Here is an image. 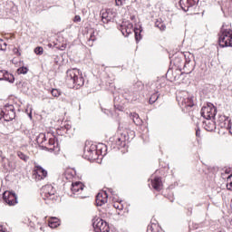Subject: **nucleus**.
<instances>
[{"instance_id": "nucleus-9", "label": "nucleus", "mask_w": 232, "mask_h": 232, "mask_svg": "<svg viewBox=\"0 0 232 232\" xmlns=\"http://www.w3.org/2000/svg\"><path fill=\"white\" fill-rule=\"evenodd\" d=\"M92 226L95 232H110L108 222L104 221L102 218H97L94 219Z\"/></svg>"}, {"instance_id": "nucleus-27", "label": "nucleus", "mask_w": 232, "mask_h": 232, "mask_svg": "<svg viewBox=\"0 0 232 232\" xmlns=\"http://www.w3.org/2000/svg\"><path fill=\"white\" fill-rule=\"evenodd\" d=\"M159 100V92H155L153 94H151L149 102L150 104H154V102H157V101Z\"/></svg>"}, {"instance_id": "nucleus-1", "label": "nucleus", "mask_w": 232, "mask_h": 232, "mask_svg": "<svg viewBox=\"0 0 232 232\" xmlns=\"http://www.w3.org/2000/svg\"><path fill=\"white\" fill-rule=\"evenodd\" d=\"M65 83L68 88L79 90L84 86V78L77 68L69 69L66 72Z\"/></svg>"}, {"instance_id": "nucleus-30", "label": "nucleus", "mask_w": 232, "mask_h": 232, "mask_svg": "<svg viewBox=\"0 0 232 232\" xmlns=\"http://www.w3.org/2000/svg\"><path fill=\"white\" fill-rule=\"evenodd\" d=\"M43 52H44V50L41 46L34 49V53H36V55H43Z\"/></svg>"}, {"instance_id": "nucleus-15", "label": "nucleus", "mask_w": 232, "mask_h": 232, "mask_svg": "<svg viewBox=\"0 0 232 232\" xmlns=\"http://www.w3.org/2000/svg\"><path fill=\"white\" fill-rule=\"evenodd\" d=\"M108 202V193L106 191H102L96 196V205L104 206Z\"/></svg>"}, {"instance_id": "nucleus-8", "label": "nucleus", "mask_w": 232, "mask_h": 232, "mask_svg": "<svg viewBox=\"0 0 232 232\" xmlns=\"http://www.w3.org/2000/svg\"><path fill=\"white\" fill-rule=\"evenodd\" d=\"M83 157L84 159H87V160H96V159H99V155L97 154V146H85L83 150Z\"/></svg>"}, {"instance_id": "nucleus-5", "label": "nucleus", "mask_w": 232, "mask_h": 232, "mask_svg": "<svg viewBox=\"0 0 232 232\" xmlns=\"http://www.w3.org/2000/svg\"><path fill=\"white\" fill-rule=\"evenodd\" d=\"M1 119H4L6 122H10V121H14L15 119V109L12 104H6L2 109L1 112Z\"/></svg>"}, {"instance_id": "nucleus-42", "label": "nucleus", "mask_w": 232, "mask_h": 232, "mask_svg": "<svg viewBox=\"0 0 232 232\" xmlns=\"http://www.w3.org/2000/svg\"><path fill=\"white\" fill-rule=\"evenodd\" d=\"M225 173L227 175V173H229V172H227V170H226Z\"/></svg>"}, {"instance_id": "nucleus-38", "label": "nucleus", "mask_w": 232, "mask_h": 232, "mask_svg": "<svg viewBox=\"0 0 232 232\" xmlns=\"http://www.w3.org/2000/svg\"><path fill=\"white\" fill-rule=\"evenodd\" d=\"M227 182H229V180L232 181V174H230L228 177H227Z\"/></svg>"}, {"instance_id": "nucleus-6", "label": "nucleus", "mask_w": 232, "mask_h": 232, "mask_svg": "<svg viewBox=\"0 0 232 232\" xmlns=\"http://www.w3.org/2000/svg\"><path fill=\"white\" fill-rule=\"evenodd\" d=\"M200 113L203 119L211 121V119H215L217 115V107H215L213 103H208L207 106L202 107Z\"/></svg>"}, {"instance_id": "nucleus-37", "label": "nucleus", "mask_w": 232, "mask_h": 232, "mask_svg": "<svg viewBox=\"0 0 232 232\" xmlns=\"http://www.w3.org/2000/svg\"><path fill=\"white\" fill-rule=\"evenodd\" d=\"M115 209H122V205H119V203H114Z\"/></svg>"}, {"instance_id": "nucleus-2", "label": "nucleus", "mask_w": 232, "mask_h": 232, "mask_svg": "<svg viewBox=\"0 0 232 232\" xmlns=\"http://www.w3.org/2000/svg\"><path fill=\"white\" fill-rule=\"evenodd\" d=\"M218 44L221 48L232 47V29L223 24L218 34Z\"/></svg>"}, {"instance_id": "nucleus-43", "label": "nucleus", "mask_w": 232, "mask_h": 232, "mask_svg": "<svg viewBox=\"0 0 232 232\" xmlns=\"http://www.w3.org/2000/svg\"><path fill=\"white\" fill-rule=\"evenodd\" d=\"M192 209H193V208H190V215H191V213H192V212H191V211H192Z\"/></svg>"}, {"instance_id": "nucleus-21", "label": "nucleus", "mask_w": 232, "mask_h": 232, "mask_svg": "<svg viewBox=\"0 0 232 232\" xmlns=\"http://www.w3.org/2000/svg\"><path fill=\"white\" fill-rule=\"evenodd\" d=\"M184 70L187 73H191L195 70V62H191V63H185Z\"/></svg>"}, {"instance_id": "nucleus-36", "label": "nucleus", "mask_w": 232, "mask_h": 232, "mask_svg": "<svg viewBox=\"0 0 232 232\" xmlns=\"http://www.w3.org/2000/svg\"><path fill=\"white\" fill-rule=\"evenodd\" d=\"M229 183L227 184V188L229 189L230 191H232V181L229 180Z\"/></svg>"}, {"instance_id": "nucleus-25", "label": "nucleus", "mask_w": 232, "mask_h": 232, "mask_svg": "<svg viewBox=\"0 0 232 232\" xmlns=\"http://www.w3.org/2000/svg\"><path fill=\"white\" fill-rule=\"evenodd\" d=\"M155 27L159 28L161 32H164V30H166V24H164V23H162L159 20L156 21Z\"/></svg>"}, {"instance_id": "nucleus-12", "label": "nucleus", "mask_w": 232, "mask_h": 232, "mask_svg": "<svg viewBox=\"0 0 232 232\" xmlns=\"http://www.w3.org/2000/svg\"><path fill=\"white\" fill-rule=\"evenodd\" d=\"M3 198L5 204L8 206H15L17 204V195L14 192L5 191L3 195Z\"/></svg>"}, {"instance_id": "nucleus-40", "label": "nucleus", "mask_w": 232, "mask_h": 232, "mask_svg": "<svg viewBox=\"0 0 232 232\" xmlns=\"http://www.w3.org/2000/svg\"><path fill=\"white\" fill-rule=\"evenodd\" d=\"M130 19L133 21V19H135V15L130 16Z\"/></svg>"}, {"instance_id": "nucleus-31", "label": "nucleus", "mask_w": 232, "mask_h": 232, "mask_svg": "<svg viewBox=\"0 0 232 232\" xmlns=\"http://www.w3.org/2000/svg\"><path fill=\"white\" fill-rule=\"evenodd\" d=\"M18 73H23L24 75L25 73H28V68H26V67H21V68H19V69H18Z\"/></svg>"}, {"instance_id": "nucleus-26", "label": "nucleus", "mask_w": 232, "mask_h": 232, "mask_svg": "<svg viewBox=\"0 0 232 232\" xmlns=\"http://www.w3.org/2000/svg\"><path fill=\"white\" fill-rule=\"evenodd\" d=\"M191 63H195V60H193V54H185V64H190Z\"/></svg>"}, {"instance_id": "nucleus-11", "label": "nucleus", "mask_w": 232, "mask_h": 232, "mask_svg": "<svg viewBox=\"0 0 232 232\" xmlns=\"http://www.w3.org/2000/svg\"><path fill=\"white\" fill-rule=\"evenodd\" d=\"M179 6L183 12H192L197 7V0H180Z\"/></svg>"}, {"instance_id": "nucleus-29", "label": "nucleus", "mask_w": 232, "mask_h": 232, "mask_svg": "<svg viewBox=\"0 0 232 232\" xmlns=\"http://www.w3.org/2000/svg\"><path fill=\"white\" fill-rule=\"evenodd\" d=\"M61 91L59 89H52L51 90V94L53 97H61Z\"/></svg>"}, {"instance_id": "nucleus-44", "label": "nucleus", "mask_w": 232, "mask_h": 232, "mask_svg": "<svg viewBox=\"0 0 232 232\" xmlns=\"http://www.w3.org/2000/svg\"><path fill=\"white\" fill-rule=\"evenodd\" d=\"M231 1V3H232V0H230Z\"/></svg>"}, {"instance_id": "nucleus-7", "label": "nucleus", "mask_w": 232, "mask_h": 232, "mask_svg": "<svg viewBox=\"0 0 232 232\" xmlns=\"http://www.w3.org/2000/svg\"><path fill=\"white\" fill-rule=\"evenodd\" d=\"M71 191V197H77L78 198H86V196L82 194V192L84 191V184H82V182L76 181L74 183H72Z\"/></svg>"}, {"instance_id": "nucleus-20", "label": "nucleus", "mask_w": 232, "mask_h": 232, "mask_svg": "<svg viewBox=\"0 0 232 232\" xmlns=\"http://www.w3.org/2000/svg\"><path fill=\"white\" fill-rule=\"evenodd\" d=\"M48 226L49 227H52V229H55V227H59V226H61V220L57 218H51L49 219Z\"/></svg>"}, {"instance_id": "nucleus-3", "label": "nucleus", "mask_w": 232, "mask_h": 232, "mask_svg": "<svg viewBox=\"0 0 232 232\" xmlns=\"http://www.w3.org/2000/svg\"><path fill=\"white\" fill-rule=\"evenodd\" d=\"M122 35H124V37H128L130 35V34H135V39L137 42L140 41V39H142V36H140V32H142V30L139 29V28H134L133 29V24L130 23V22H124L120 28Z\"/></svg>"}, {"instance_id": "nucleus-16", "label": "nucleus", "mask_w": 232, "mask_h": 232, "mask_svg": "<svg viewBox=\"0 0 232 232\" xmlns=\"http://www.w3.org/2000/svg\"><path fill=\"white\" fill-rule=\"evenodd\" d=\"M35 169L37 180H43V179H46V177H48V171L43 169V167L36 166Z\"/></svg>"}, {"instance_id": "nucleus-34", "label": "nucleus", "mask_w": 232, "mask_h": 232, "mask_svg": "<svg viewBox=\"0 0 232 232\" xmlns=\"http://www.w3.org/2000/svg\"><path fill=\"white\" fill-rule=\"evenodd\" d=\"M49 146H53L55 144V139L50 138L48 141Z\"/></svg>"}, {"instance_id": "nucleus-28", "label": "nucleus", "mask_w": 232, "mask_h": 232, "mask_svg": "<svg viewBox=\"0 0 232 232\" xmlns=\"http://www.w3.org/2000/svg\"><path fill=\"white\" fill-rule=\"evenodd\" d=\"M36 140L38 144H43L44 141H46V135H44V133L39 134Z\"/></svg>"}, {"instance_id": "nucleus-14", "label": "nucleus", "mask_w": 232, "mask_h": 232, "mask_svg": "<svg viewBox=\"0 0 232 232\" xmlns=\"http://www.w3.org/2000/svg\"><path fill=\"white\" fill-rule=\"evenodd\" d=\"M0 81H6L7 82H11L12 84L14 82L15 78L14 77V74L8 72V71L1 70Z\"/></svg>"}, {"instance_id": "nucleus-35", "label": "nucleus", "mask_w": 232, "mask_h": 232, "mask_svg": "<svg viewBox=\"0 0 232 232\" xmlns=\"http://www.w3.org/2000/svg\"><path fill=\"white\" fill-rule=\"evenodd\" d=\"M74 23H81V16L80 15H75L73 18Z\"/></svg>"}, {"instance_id": "nucleus-33", "label": "nucleus", "mask_w": 232, "mask_h": 232, "mask_svg": "<svg viewBox=\"0 0 232 232\" xmlns=\"http://www.w3.org/2000/svg\"><path fill=\"white\" fill-rule=\"evenodd\" d=\"M116 6H122L124 3H126V0H115Z\"/></svg>"}, {"instance_id": "nucleus-4", "label": "nucleus", "mask_w": 232, "mask_h": 232, "mask_svg": "<svg viewBox=\"0 0 232 232\" xmlns=\"http://www.w3.org/2000/svg\"><path fill=\"white\" fill-rule=\"evenodd\" d=\"M178 104L181 108H193L195 106V102L193 96H190L187 92H183L177 96Z\"/></svg>"}, {"instance_id": "nucleus-17", "label": "nucleus", "mask_w": 232, "mask_h": 232, "mask_svg": "<svg viewBox=\"0 0 232 232\" xmlns=\"http://www.w3.org/2000/svg\"><path fill=\"white\" fill-rule=\"evenodd\" d=\"M151 186L156 191H160V189H162V179L159 177L154 178V179L151 180Z\"/></svg>"}, {"instance_id": "nucleus-39", "label": "nucleus", "mask_w": 232, "mask_h": 232, "mask_svg": "<svg viewBox=\"0 0 232 232\" xmlns=\"http://www.w3.org/2000/svg\"><path fill=\"white\" fill-rule=\"evenodd\" d=\"M196 136H197V137H200V130H196Z\"/></svg>"}, {"instance_id": "nucleus-24", "label": "nucleus", "mask_w": 232, "mask_h": 232, "mask_svg": "<svg viewBox=\"0 0 232 232\" xmlns=\"http://www.w3.org/2000/svg\"><path fill=\"white\" fill-rule=\"evenodd\" d=\"M116 145L118 147V150L121 148H124L126 146V141L121 138L116 139Z\"/></svg>"}, {"instance_id": "nucleus-13", "label": "nucleus", "mask_w": 232, "mask_h": 232, "mask_svg": "<svg viewBox=\"0 0 232 232\" xmlns=\"http://www.w3.org/2000/svg\"><path fill=\"white\" fill-rule=\"evenodd\" d=\"M218 126L222 128L223 130H227L229 128V124L231 123V119L226 115H219L218 118Z\"/></svg>"}, {"instance_id": "nucleus-19", "label": "nucleus", "mask_w": 232, "mask_h": 232, "mask_svg": "<svg viewBox=\"0 0 232 232\" xmlns=\"http://www.w3.org/2000/svg\"><path fill=\"white\" fill-rule=\"evenodd\" d=\"M130 118L133 121L134 124L136 126H142V119H140V116H139L136 112H131L130 114Z\"/></svg>"}, {"instance_id": "nucleus-32", "label": "nucleus", "mask_w": 232, "mask_h": 232, "mask_svg": "<svg viewBox=\"0 0 232 232\" xmlns=\"http://www.w3.org/2000/svg\"><path fill=\"white\" fill-rule=\"evenodd\" d=\"M0 50H6V43H5V41H3V39H0Z\"/></svg>"}, {"instance_id": "nucleus-41", "label": "nucleus", "mask_w": 232, "mask_h": 232, "mask_svg": "<svg viewBox=\"0 0 232 232\" xmlns=\"http://www.w3.org/2000/svg\"><path fill=\"white\" fill-rule=\"evenodd\" d=\"M67 130H69L70 129V126H67V127H65Z\"/></svg>"}, {"instance_id": "nucleus-18", "label": "nucleus", "mask_w": 232, "mask_h": 232, "mask_svg": "<svg viewBox=\"0 0 232 232\" xmlns=\"http://www.w3.org/2000/svg\"><path fill=\"white\" fill-rule=\"evenodd\" d=\"M102 21L104 24H106V23H110V21H111V14L110 10H106V11H102Z\"/></svg>"}, {"instance_id": "nucleus-22", "label": "nucleus", "mask_w": 232, "mask_h": 232, "mask_svg": "<svg viewBox=\"0 0 232 232\" xmlns=\"http://www.w3.org/2000/svg\"><path fill=\"white\" fill-rule=\"evenodd\" d=\"M95 41H97V36H95V32H92L88 39V45L93 46V43H95Z\"/></svg>"}, {"instance_id": "nucleus-10", "label": "nucleus", "mask_w": 232, "mask_h": 232, "mask_svg": "<svg viewBox=\"0 0 232 232\" xmlns=\"http://www.w3.org/2000/svg\"><path fill=\"white\" fill-rule=\"evenodd\" d=\"M42 196L44 200L55 199V188L52 185H45L42 188Z\"/></svg>"}, {"instance_id": "nucleus-23", "label": "nucleus", "mask_w": 232, "mask_h": 232, "mask_svg": "<svg viewBox=\"0 0 232 232\" xmlns=\"http://www.w3.org/2000/svg\"><path fill=\"white\" fill-rule=\"evenodd\" d=\"M16 155L21 159V160H24V162H28V160H30V157L25 155L22 151H17Z\"/></svg>"}]
</instances>
